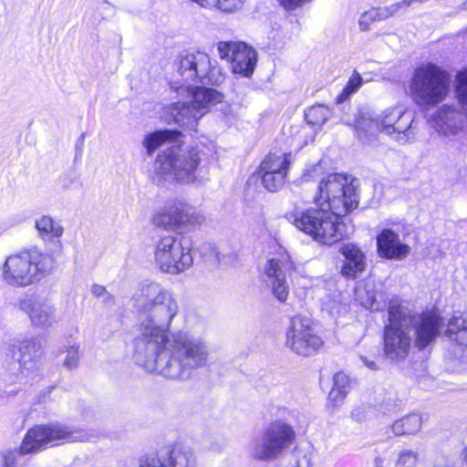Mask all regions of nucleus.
<instances>
[{
  "mask_svg": "<svg viewBox=\"0 0 467 467\" xmlns=\"http://www.w3.org/2000/svg\"><path fill=\"white\" fill-rule=\"evenodd\" d=\"M140 334L133 341L135 363L149 372L186 380L210 358L206 340L186 330L167 334L179 311L172 291L156 282H142L131 297Z\"/></svg>",
  "mask_w": 467,
  "mask_h": 467,
  "instance_id": "1",
  "label": "nucleus"
},
{
  "mask_svg": "<svg viewBox=\"0 0 467 467\" xmlns=\"http://www.w3.org/2000/svg\"><path fill=\"white\" fill-rule=\"evenodd\" d=\"M389 324L385 326L383 350L385 357L391 361H400L410 353L412 336L415 345L423 349L440 334L441 317L432 312L421 314L401 306L397 299L389 303Z\"/></svg>",
  "mask_w": 467,
  "mask_h": 467,
  "instance_id": "2",
  "label": "nucleus"
},
{
  "mask_svg": "<svg viewBox=\"0 0 467 467\" xmlns=\"http://www.w3.org/2000/svg\"><path fill=\"white\" fill-rule=\"evenodd\" d=\"M201 163L202 152L197 148L190 150L174 146L168 148L160 152L156 158L153 180L159 184L163 182L192 183L202 178Z\"/></svg>",
  "mask_w": 467,
  "mask_h": 467,
  "instance_id": "3",
  "label": "nucleus"
},
{
  "mask_svg": "<svg viewBox=\"0 0 467 467\" xmlns=\"http://www.w3.org/2000/svg\"><path fill=\"white\" fill-rule=\"evenodd\" d=\"M173 67L178 77L172 83V88L177 92L189 89L192 83L220 86L226 78L218 61L199 50L181 53L174 60Z\"/></svg>",
  "mask_w": 467,
  "mask_h": 467,
  "instance_id": "4",
  "label": "nucleus"
},
{
  "mask_svg": "<svg viewBox=\"0 0 467 467\" xmlns=\"http://www.w3.org/2000/svg\"><path fill=\"white\" fill-rule=\"evenodd\" d=\"M285 216L298 230L326 245L340 241L347 234V227L343 222L324 207L304 209L295 206Z\"/></svg>",
  "mask_w": 467,
  "mask_h": 467,
  "instance_id": "5",
  "label": "nucleus"
},
{
  "mask_svg": "<svg viewBox=\"0 0 467 467\" xmlns=\"http://www.w3.org/2000/svg\"><path fill=\"white\" fill-rule=\"evenodd\" d=\"M74 440L73 432L62 424L36 425L26 431L18 449L3 453V466L25 467L29 461L27 454L39 452L60 441Z\"/></svg>",
  "mask_w": 467,
  "mask_h": 467,
  "instance_id": "6",
  "label": "nucleus"
},
{
  "mask_svg": "<svg viewBox=\"0 0 467 467\" xmlns=\"http://www.w3.org/2000/svg\"><path fill=\"white\" fill-rule=\"evenodd\" d=\"M314 197L315 205L324 207L337 220L357 209L358 205V184L343 173H331L323 178Z\"/></svg>",
  "mask_w": 467,
  "mask_h": 467,
  "instance_id": "7",
  "label": "nucleus"
},
{
  "mask_svg": "<svg viewBox=\"0 0 467 467\" xmlns=\"http://www.w3.org/2000/svg\"><path fill=\"white\" fill-rule=\"evenodd\" d=\"M54 268L53 258L37 251L12 254L5 260L3 278L13 286H26L49 275Z\"/></svg>",
  "mask_w": 467,
  "mask_h": 467,
  "instance_id": "8",
  "label": "nucleus"
},
{
  "mask_svg": "<svg viewBox=\"0 0 467 467\" xmlns=\"http://www.w3.org/2000/svg\"><path fill=\"white\" fill-rule=\"evenodd\" d=\"M2 367L5 380L22 381L25 371L36 368L43 354L40 337H31L16 343L6 342L3 345Z\"/></svg>",
  "mask_w": 467,
  "mask_h": 467,
  "instance_id": "9",
  "label": "nucleus"
},
{
  "mask_svg": "<svg viewBox=\"0 0 467 467\" xmlns=\"http://www.w3.org/2000/svg\"><path fill=\"white\" fill-rule=\"evenodd\" d=\"M450 79L440 67L427 63L417 67L411 78L410 93L420 106H433L447 96Z\"/></svg>",
  "mask_w": 467,
  "mask_h": 467,
  "instance_id": "10",
  "label": "nucleus"
},
{
  "mask_svg": "<svg viewBox=\"0 0 467 467\" xmlns=\"http://www.w3.org/2000/svg\"><path fill=\"white\" fill-rule=\"evenodd\" d=\"M295 439L292 426L275 420L253 438L249 446L250 456L260 462H274L292 446Z\"/></svg>",
  "mask_w": 467,
  "mask_h": 467,
  "instance_id": "11",
  "label": "nucleus"
},
{
  "mask_svg": "<svg viewBox=\"0 0 467 467\" xmlns=\"http://www.w3.org/2000/svg\"><path fill=\"white\" fill-rule=\"evenodd\" d=\"M455 90L462 109L443 105L433 115V128L444 137H455L467 126V67L457 72Z\"/></svg>",
  "mask_w": 467,
  "mask_h": 467,
  "instance_id": "12",
  "label": "nucleus"
},
{
  "mask_svg": "<svg viewBox=\"0 0 467 467\" xmlns=\"http://www.w3.org/2000/svg\"><path fill=\"white\" fill-rule=\"evenodd\" d=\"M154 260L162 273L180 274L193 262L191 249L183 244L182 238L173 235L161 237L156 244Z\"/></svg>",
  "mask_w": 467,
  "mask_h": 467,
  "instance_id": "13",
  "label": "nucleus"
},
{
  "mask_svg": "<svg viewBox=\"0 0 467 467\" xmlns=\"http://www.w3.org/2000/svg\"><path fill=\"white\" fill-rule=\"evenodd\" d=\"M285 344L298 356L311 357L322 348L323 340L316 333L311 319L296 315L289 319Z\"/></svg>",
  "mask_w": 467,
  "mask_h": 467,
  "instance_id": "14",
  "label": "nucleus"
},
{
  "mask_svg": "<svg viewBox=\"0 0 467 467\" xmlns=\"http://www.w3.org/2000/svg\"><path fill=\"white\" fill-rule=\"evenodd\" d=\"M413 122L414 116L411 111L402 107H395L382 111L374 124L377 130L404 144L415 139Z\"/></svg>",
  "mask_w": 467,
  "mask_h": 467,
  "instance_id": "15",
  "label": "nucleus"
},
{
  "mask_svg": "<svg viewBox=\"0 0 467 467\" xmlns=\"http://www.w3.org/2000/svg\"><path fill=\"white\" fill-rule=\"evenodd\" d=\"M197 457L193 449L185 443H175L157 452L138 459L134 467H195Z\"/></svg>",
  "mask_w": 467,
  "mask_h": 467,
  "instance_id": "16",
  "label": "nucleus"
},
{
  "mask_svg": "<svg viewBox=\"0 0 467 467\" xmlns=\"http://www.w3.org/2000/svg\"><path fill=\"white\" fill-rule=\"evenodd\" d=\"M217 52L221 59L231 63L234 74L244 78L253 75L257 62V54L244 42L220 41L217 43Z\"/></svg>",
  "mask_w": 467,
  "mask_h": 467,
  "instance_id": "17",
  "label": "nucleus"
},
{
  "mask_svg": "<svg viewBox=\"0 0 467 467\" xmlns=\"http://www.w3.org/2000/svg\"><path fill=\"white\" fill-rule=\"evenodd\" d=\"M294 269V263L286 253L268 259L264 265V281L281 303L285 302L289 295L287 276L291 275Z\"/></svg>",
  "mask_w": 467,
  "mask_h": 467,
  "instance_id": "18",
  "label": "nucleus"
},
{
  "mask_svg": "<svg viewBox=\"0 0 467 467\" xmlns=\"http://www.w3.org/2000/svg\"><path fill=\"white\" fill-rule=\"evenodd\" d=\"M204 220V215L199 210L178 200L169 202L162 212L153 217V223L164 228L200 225Z\"/></svg>",
  "mask_w": 467,
  "mask_h": 467,
  "instance_id": "19",
  "label": "nucleus"
},
{
  "mask_svg": "<svg viewBox=\"0 0 467 467\" xmlns=\"http://www.w3.org/2000/svg\"><path fill=\"white\" fill-rule=\"evenodd\" d=\"M19 307L35 327L47 329L58 322L55 306L38 296L27 295L20 300Z\"/></svg>",
  "mask_w": 467,
  "mask_h": 467,
  "instance_id": "20",
  "label": "nucleus"
},
{
  "mask_svg": "<svg viewBox=\"0 0 467 467\" xmlns=\"http://www.w3.org/2000/svg\"><path fill=\"white\" fill-rule=\"evenodd\" d=\"M340 274L348 279H355L360 276L367 269V256L357 244L348 243L341 245L339 250Z\"/></svg>",
  "mask_w": 467,
  "mask_h": 467,
  "instance_id": "21",
  "label": "nucleus"
},
{
  "mask_svg": "<svg viewBox=\"0 0 467 467\" xmlns=\"http://www.w3.org/2000/svg\"><path fill=\"white\" fill-rule=\"evenodd\" d=\"M192 101L176 102L164 109L163 118L169 123L195 130L198 120L202 118Z\"/></svg>",
  "mask_w": 467,
  "mask_h": 467,
  "instance_id": "22",
  "label": "nucleus"
},
{
  "mask_svg": "<svg viewBox=\"0 0 467 467\" xmlns=\"http://www.w3.org/2000/svg\"><path fill=\"white\" fill-rule=\"evenodd\" d=\"M378 253L380 257L401 260L410 253L409 245L401 243L399 234L383 229L377 236Z\"/></svg>",
  "mask_w": 467,
  "mask_h": 467,
  "instance_id": "23",
  "label": "nucleus"
},
{
  "mask_svg": "<svg viewBox=\"0 0 467 467\" xmlns=\"http://www.w3.org/2000/svg\"><path fill=\"white\" fill-rule=\"evenodd\" d=\"M356 300L365 308L371 311H380L387 306V295L378 288L373 281L359 284L355 290Z\"/></svg>",
  "mask_w": 467,
  "mask_h": 467,
  "instance_id": "24",
  "label": "nucleus"
},
{
  "mask_svg": "<svg viewBox=\"0 0 467 467\" xmlns=\"http://www.w3.org/2000/svg\"><path fill=\"white\" fill-rule=\"evenodd\" d=\"M184 91L191 94V101L197 108V111H201V117L205 115L212 107L223 102L224 99L223 94L214 88L201 87L192 88L191 86L189 89H184Z\"/></svg>",
  "mask_w": 467,
  "mask_h": 467,
  "instance_id": "25",
  "label": "nucleus"
},
{
  "mask_svg": "<svg viewBox=\"0 0 467 467\" xmlns=\"http://www.w3.org/2000/svg\"><path fill=\"white\" fill-rule=\"evenodd\" d=\"M420 454L417 451L412 449H403L396 453L395 462L393 467H416L419 462ZM390 460L378 456L374 459L375 467H390Z\"/></svg>",
  "mask_w": 467,
  "mask_h": 467,
  "instance_id": "26",
  "label": "nucleus"
},
{
  "mask_svg": "<svg viewBox=\"0 0 467 467\" xmlns=\"http://www.w3.org/2000/svg\"><path fill=\"white\" fill-rule=\"evenodd\" d=\"M291 153L270 152L260 165L261 172H280L286 175L291 163Z\"/></svg>",
  "mask_w": 467,
  "mask_h": 467,
  "instance_id": "27",
  "label": "nucleus"
},
{
  "mask_svg": "<svg viewBox=\"0 0 467 467\" xmlns=\"http://www.w3.org/2000/svg\"><path fill=\"white\" fill-rule=\"evenodd\" d=\"M180 135V131L171 130H157L146 135L143 140V146L146 149L148 156H151L165 141L174 140Z\"/></svg>",
  "mask_w": 467,
  "mask_h": 467,
  "instance_id": "28",
  "label": "nucleus"
},
{
  "mask_svg": "<svg viewBox=\"0 0 467 467\" xmlns=\"http://www.w3.org/2000/svg\"><path fill=\"white\" fill-rule=\"evenodd\" d=\"M422 418L419 414H410L392 424V431L395 435H414L421 428Z\"/></svg>",
  "mask_w": 467,
  "mask_h": 467,
  "instance_id": "29",
  "label": "nucleus"
},
{
  "mask_svg": "<svg viewBox=\"0 0 467 467\" xmlns=\"http://www.w3.org/2000/svg\"><path fill=\"white\" fill-rule=\"evenodd\" d=\"M348 377L343 372L336 373L333 379V388L328 394V400L335 404L341 402L348 393Z\"/></svg>",
  "mask_w": 467,
  "mask_h": 467,
  "instance_id": "30",
  "label": "nucleus"
},
{
  "mask_svg": "<svg viewBox=\"0 0 467 467\" xmlns=\"http://www.w3.org/2000/svg\"><path fill=\"white\" fill-rule=\"evenodd\" d=\"M36 228L42 237H60L64 233V228L47 215L36 221Z\"/></svg>",
  "mask_w": 467,
  "mask_h": 467,
  "instance_id": "31",
  "label": "nucleus"
},
{
  "mask_svg": "<svg viewBox=\"0 0 467 467\" xmlns=\"http://www.w3.org/2000/svg\"><path fill=\"white\" fill-rule=\"evenodd\" d=\"M331 116L329 108L324 105H316L308 108L305 112V119L313 127H321Z\"/></svg>",
  "mask_w": 467,
  "mask_h": 467,
  "instance_id": "32",
  "label": "nucleus"
},
{
  "mask_svg": "<svg viewBox=\"0 0 467 467\" xmlns=\"http://www.w3.org/2000/svg\"><path fill=\"white\" fill-rule=\"evenodd\" d=\"M377 120L378 117L371 118L370 116H367V114H362L356 120L355 128L360 140H365L367 136L373 135L378 131L374 124Z\"/></svg>",
  "mask_w": 467,
  "mask_h": 467,
  "instance_id": "33",
  "label": "nucleus"
},
{
  "mask_svg": "<svg viewBox=\"0 0 467 467\" xmlns=\"http://www.w3.org/2000/svg\"><path fill=\"white\" fill-rule=\"evenodd\" d=\"M286 175L280 172H262V183L264 187L271 192H278L285 184Z\"/></svg>",
  "mask_w": 467,
  "mask_h": 467,
  "instance_id": "34",
  "label": "nucleus"
},
{
  "mask_svg": "<svg viewBox=\"0 0 467 467\" xmlns=\"http://www.w3.org/2000/svg\"><path fill=\"white\" fill-rule=\"evenodd\" d=\"M362 84V78L359 75L352 77L346 87L344 88L342 93L337 98V103L342 102L346 98H348L352 93L356 92Z\"/></svg>",
  "mask_w": 467,
  "mask_h": 467,
  "instance_id": "35",
  "label": "nucleus"
},
{
  "mask_svg": "<svg viewBox=\"0 0 467 467\" xmlns=\"http://www.w3.org/2000/svg\"><path fill=\"white\" fill-rule=\"evenodd\" d=\"M79 347L78 345H71L66 348V358L64 360V366L72 369L78 367L79 361Z\"/></svg>",
  "mask_w": 467,
  "mask_h": 467,
  "instance_id": "36",
  "label": "nucleus"
},
{
  "mask_svg": "<svg viewBox=\"0 0 467 467\" xmlns=\"http://www.w3.org/2000/svg\"><path fill=\"white\" fill-rule=\"evenodd\" d=\"M206 7L217 6L223 12H232L235 8H237L242 0H207Z\"/></svg>",
  "mask_w": 467,
  "mask_h": 467,
  "instance_id": "37",
  "label": "nucleus"
},
{
  "mask_svg": "<svg viewBox=\"0 0 467 467\" xmlns=\"http://www.w3.org/2000/svg\"><path fill=\"white\" fill-rule=\"evenodd\" d=\"M402 7H405L402 2L391 4L389 6L378 7V16L380 20H386L396 15Z\"/></svg>",
  "mask_w": 467,
  "mask_h": 467,
  "instance_id": "38",
  "label": "nucleus"
},
{
  "mask_svg": "<svg viewBox=\"0 0 467 467\" xmlns=\"http://www.w3.org/2000/svg\"><path fill=\"white\" fill-rule=\"evenodd\" d=\"M467 327V320L462 318V317H453L448 324L447 333L450 337L453 335L455 336L462 328H465Z\"/></svg>",
  "mask_w": 467,
  "mask_h": 467,
  "instance_id": "39",
  "label": "nucleus"
},
{
  "mask_svg": "<svg viewBox=\"0 0 467 467\" xmlns=\"http://www.w3.org/2000/svg\"><path fill=\"white\" fill-rule=\"evenodd\" d=\"M380 20L379 16H378L377 8H372L367 12H365L359 19V25L363 30L368 29L369 24L372 22Z\"/></svg>",
  "mask_w": 467,
  "mask_h": 467,
  "instance_id": "40",
  "label": "nucleus"
},
{
  "mask_svg": "<svg viewBox=\"0 0 467 467\" xmlns=\"http://www.w3.org/2000/svg\"><path fill=\"white\" fill-rule=\"evenodd\" d=\"M294 463L291 467H311V458L307 452L298 451L294 455Z\"/></svg>",
  "mask_w": 467,
  "mask_h": 467,
  "instance_id": "41",
  "label": "nucleus"
},
{
  "mask_svg": "<svg viewBox=\"0 0 467 467\" xmlns=\"http://www.w3.org/2000/svg\"><path fill=\"white\" fill-rule=\"evenodd\" d=\"M280 5L285 9V10H295L298 6L302 5L303 4L308 2L309 0H278Z\"/></svg>",
  "mask_w": 467,
  "mask_h": 467,
  "instance_id": "42",
  "label": "nucleus"
},
{
  "mask_svg": "<svg viewBox=\"0 0 467 467\" xmlns=\"http://www.w3.org/2000/svg\"><path fill=\"white\" fill-rule=\"evenodd\" d=\"M77 176L75 174H65L59 179V183L63 189H69L76 182Z\"/></svg>",
  "mask_w": 467,
  "mask_h": 467,
  "instance_id": "43",
  "label": "nucleus"
},
{
  "mask_svg": "<svg viewBox=\"0 0 467 467\" xmlns=\"http://www.w3.org/2000/svg\"><path fill=\"white\" fill-rule=\"evenodd\" d=\"M351 418L358 422H362L367 419L366 410L362 408H356L351 412Z\"/></svg>",
  "mask_w": 467,
  "mask_h": 467,
  "instance_id": "44",
  "label": "nucleus"
},
{
  "mask_svg": "<svg viewBox=\"0 0 467 467\" xmlns=\"http://www.w3.org/2000/svg\"><path fill=\"white\" fill-rule=\"evenodd\" d=\"M91 293L96 297H102L109 293L104 285L95 284L91 287Z\"/></svg>",
  "mask_w": 467,
  "mask_h": 467,
  "instance_id": "45",
  "label": "nucleus"
},
{
  "mask_svg": "<svg viewBox=\"0 0 467 467\" xmlns=\"http://www.w3.org/2000/svg\"><path fill=\"white\" fill-rule=\"evenodd\" d=\"M460 345L467 346V327L465 328H462L459 333H457L453 338Z\"/></svg>",
  "mask_w": 467,
  "mask_h": 467,
  "instance_id": "46",
  "label": "nucleus"
},
{
  "mask_svg": "<svg viewBox=\"0 0 467 467\" xmlns=\"http://www.w3.org/2000/svg\"><path fill=\"white\" fill-rule=\"evenodd\" d=\"M101 303L105 307L110 308L115 306L116 301L113 295L107 293L104 296L100 297Z\"/></svg>",
  "mask_w": 467,
  "mask_h": 467,
  "instance_id": "47",
  "label": "nucleus"
},
{
  "mask_svg": "<svg viewBox=\"0 0 467 467\" xmlns=\"http://www.w3.org/2000/svg\"><path fill=\"white\" fill-rule=\"evenodd\" d=\"M360 359L362 360L363 364L370 370L377 369V365H376L375 361L370 360L366 357H360Z\"/></svg>",
  "mask_w": 467,
  "mask_h": 467,
  "instance_id": "48",
  "label": "nucleus"
},
{
  "mask_svg": "<svg viewBox=\"0 0 467 467\" xmlns=\"http://www.w3.org/2000/svg\"><path fill=\"white\" fill-rule=\"evenodd\" d=\"M84 140H85V134H84V133H82V134L80 135L79 139H78V141L80 142V144H81V145H82V143H83Z\"/></svg>",
  "mask_w": 467,
  "mask_h": 467,
  "instance_id": "49",
  "label": "nucleus"
}]
</instances>
